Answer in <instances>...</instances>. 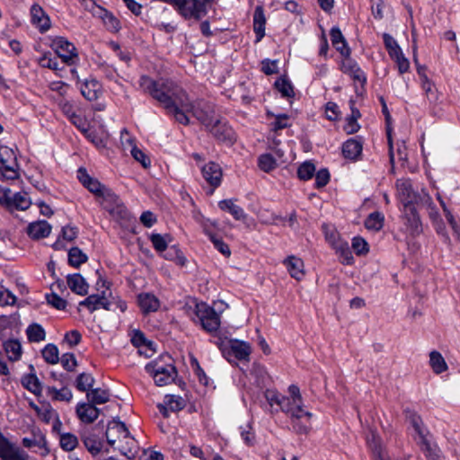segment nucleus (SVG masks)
<instances>
[{
  "label": "nucleus",
  "mask_w": 460,
  "mask_h": 460,
  "mask_svg": "<svg viewBox=\"0 0 460 460\" xmlns=\"http://www.w3.org/2000/svg\"><path fill=\"white\" fill-rule=\"evenodd\" d=\"M288 392L289 396H283L276 390L267 389L264 397L271 408L279 406L290 418L292 428L296 433L306 434L311 428L313 415L305 409L298 386L290 385Z\"/></svg>",
  "instance_id": "obj_1"
},
{
  "label": "nucleus",
  "mask_w": 460,
  "mask_h": 460,
  "mask_svg": "<svg viewBox=\"0 0 460 460\" xmlns=\"http://www.w3.org/2000/svg\"><path fill=\"white\" fill-rule=\"evenodd\" d=\"M192 114L206 128L215 123V106L206 101H199L195 105L191 104L185 92L176 91L174 88V119L187 125L190 122V114Z\"/></svg>",
  "instance_id": "obj_2"
},
{
  "label": "nucleus",
  "mask_w": 460,
  "mask_h": 460,
  "mask_svg": "<svg viewBox=\"0 0 460 460\" xmlns=\"http://www.w3.org/2000/svg\"><path fill=\"white\" fill-rule=\"evenodd\" d=\"M106 438L111 447L128 458L134 457L138 450L137 440L130 435L126 425L119 420L109 422Z\"/></svg>",
  "instance_id": "obj_3"
},
{
  "label": "nucleus",
  "mask_w": 460,
  "mask_h": 460,
  "mask_svg": "<svg viewBox=\"0 0 460 460\" xmlns=\"http://www.w3.org/2000/svg\"><path fill=\"white\" fill-rule=\"evenodd\" d=\"M407 420L412 426L415 436L414 438L421 447L428 460H442L440 450L431 440V436L423 426L422 420L414 412H407Z\"/></svg>",
  "instance_id": "obj_4"
},
{
  "label": "nucleus",
  "mask_w": 460,
  "mask_h": 460,
  "mask_svg": "<svg viewBox=\"0 0 460 460\" xmlns=\"http://www.w3.org/2000/svg\"><path fill=\"white\" fill-rule=\"evenodd\" d=\"M142 85L146 86L152 96L169 112L172 111V83L170 81L158 80L153 82L147 77H143Z\"/></svg>",
  "instance_id": "obj_5"
},
{
  "label": "nucleus",
  "mask_w": 460,
  "mask_h": 460,
  "mask_svg": "<svg viewBox=\"0 0 460 460\" xmlns=\"http://www.w3.org/2000/svg\"><path fill=\"white\" fill-rule=\"evenodd\" d=\"M0 173L6 180H15L19 177V165L14 151L0 145Z\"/></svg>",
  "instance_id": "obj_6"
},
{
  "label": "nucleus",
  "mask_w": 460,
  "mask_h": 460,
  "mask_svg": "<svg viewBox=\"0 0 460 460\" xmlns=\"http://www.w3.org/2000/svg\"><path fill=\"white\" fill-rule=\"evenodd\" d=\"M0 204L10 210L23 211L31 207V201L25 192L13 194L10 189L0 186Z\"/></svg>",
  "instance_id": "obj_7"
},
{
  "label": "nucleus",
  "mask_w": 460,
  "mask_h": 460,
  "mask_svg": "<svg viewBox=\"0 0 460 460\" xmlns=\"http://www.w3.org/2000/svg\"><path fill=\"white\" fill-rule=\"evenodd\" d=\"M212 0H174L179 12L186 18L200 19L207 13V5Z\"/></svg>",
  "instance_id": "obj_8"
},
{
  "label": "nucleus",
  "mask_w": 460,
  "mask_h": 460,
  "mask_svg": "<svg viewBox=\"0 0 460 460\" xmlns=\"http://www.w3.org/2000/svg\"><path fill=\"white\" fill-rule=\"evenodd\" d=\"M51 48L66 65H74L78 60L75 47L63 37L54 39Z\"/></svg>",
  "instance_id": "obj_9"
},
{
  "label": "nucleus",
  "mask_w": 460,
  "mask_h": 460,
  "mask_svg": "<svg viewBox=\"0 0 460 460\" xmlns=\"http://www.w3.org/2000/svg\"><path fill=\"white\" fill-rule=\"evenodd\" d=\"M197 316L199 317L204 330L208 332H215L220 326L219 314L206 304L197 306Z\"/></svg>",
  "instance_id": "obj_10"
},
{
  "label": "nucleus",
  "mask_w": 460,
  "mask_h": 460,
  "mask_svg": "<svg viewBox=\"0 0 460 460\" xmlns=\"http://www.w3.org/2000/svg\"><path fill=\"white\" fill-rule=\"evenodd\" d=\"M146 370L153 376L158 386L167 385L172 382V365L164 367L158 360H155L146 366Z\"/></svg>",
  "instance_id": "obj_11"
},
{
  "label": "nucleus",
  "mask_w": 460,
  "mask_h": 460,
  "mask_svg": "<svg viewBox=\"0 0 460 460\" xmlns=\"http://www.w3.org/2000/svg\"><path fill=\"white\" fill-rule=\"evenodd\" d=\"M212 136L221 143L231 146L235 141V133L234 129L224 119H216L209 128H207Z\"/></svg>",
  "instance_id": "obj_12"
},
{
  "label": "nucleus",
  "mask_w": 460,
  "mask_h": 460,
  "mask_svg": "<svg viewBox=\"0 0 460 460\" xmlns=\"http://www.w3.org/2000/svg\"><path fill=\"white\" fill-rule=\"evenodd\" d=\"M396 189L397 196L403 207L418 204L420 197H422V193L418 194L413 190L411 182L409 180H397Z\"/></svg>",
  "instance_id": "obj_13"
},
{
  "label": "nucleus",
  "mask_w": 460,
  "mask_h": 460,
  "mask_svg": "<svg viewBox=\"0 0 460 460\" xmlns=\"http://www.w3.org/2000/svg\"><path fill=\"white\" fill-rule=\"evenodd\" d=\"M97 200L111 214H122L125 210L119 198L109 188L104 190Z\"/></svg>",
  "instance_id": "obj_14"
},
{
  "label": "nucleus",
  "mask_w": 460,
  "mask_h": 460,
  "mask_svg": "<svg viewBox=\"0 0 460 460\" xmlns=\"http://www.w3.org/2000/svg\"><path fill=\"white\" fill-rule=\"evenodd\" d=\"M0 455L4 460H29V456L23 450L11 444L1 433Z\"/></svg>",
  "instance_id": "obj_15"
},
{
  "label": "nucleus",
  "mask_w": 460,
  "mask_h": 460,
  "mask_svg": "<svg viewBox=\"0 0 460 460\" xmlns=\"http://www.w3.org/2000/svg\"><path fill=\"white\" fill-rule=\"evenodd\" d=\"M402 213L404 224L406 225L411 234H420L422 231V226L414 205L403 207Z\"/></svg>",
  "instance_id": "obj_16"
},
{
  "label": "nucleus",
  "mask_w": 460,
  "mask_h": 460,
  "mask_svg": "<svg viewBox=\"0 0 460 460\" xmlns=\"http://www.w3.org/2000/svg\"><path fill=\"white\" fill-rule=\"evenodd\" d=\"M77 178L80 182L96 197L97 199L107 189V187L102 185L97 179L91 177L84 168H80L77 171Z\"/></svg>",
  "instance_id": "obj_17"
},
{
  "label": "nucleus",
  "mask_w": 460,
  "mask_h": 460,
  "mask_svg": "<svg viewBox=\"0 0 460 460\" xmlns=\"http://www.w3.org/2000/svg\"><path fill=\"white\" fill-rule=\"evenodd\" d=\"M131 341L137 348L138 353L145 358H151L156 351L154 343L147 340L140 331L134 332Z\"/></svg>",
  "instance_id": "obj_18"
},
{
  "label": "nucleus",
  "mask_w": 460,
  "mask_h": 460,
  "mask_svg": "<svg viewBox=\"0 0 460 460\" xmlns=\"http://www.w3.org/2000/svg\"><path fill=\"white\" fill-rule=\"evenodd\" d=\"M76 415L82 422L90 424L98 419L100 410L90 402H79L76 406Z\"/></svg>",
  "instance_id": "obj_19"
},
{
  "label": "nucleus",
  "mask_w": 460,
  "mask_h": 460,
  "mask_svg": "<svg viewBox=\"0 0 460 460\" xmlns=\"http://www.w3.org/2000/svg\"><path fill=\"white\" fill-rule=\"evenodd\" d=\"M202 175L204 179L214 188L221 183L222 172L220 166L213 162L205 164L202 167Z\"/></svg>",
  "instance_id": "obj_20"
},
{
  "label": "nucleus",
  "mask_w": 460,
  "mask_h": 460,
  "mask_svg": "<svg viewBox=\"0 0 460 460\" xmlns=\"http://www.w3.org/2000/svg\"><path fill=\"white\" fill-rule=\"evenodd\" d=\"M341 69L343 73L349 75L354 80L361 83H365L367 80L364 72L349 56L344 58L341 64Z\"/></svg>",
  "instance_id": "obj_21"
},
{
  "label": "nucleus",
  "mask_w": 460,
  "mask_h": 460,
  "mask_svg": "<svg viewBox=\"0 0 460 460\" xmlns=\"http://www.w3.org/2000/svg\"><path fill=\"white\" fill-rule=\"evenodd\" d=\"M32 23L42 32L50 28V20L44 10L39 4H33L31 8Z\"/></svg>",
  "instance_id": "obj_22"
},
{
  "label": "nucleus",
  "mask_w": 460,
  "mask_h": 460,
  "mask_svg": "<svg viewBox=\"0 0 460 460\" xmlns=\"http://www.w3.org/2000/svg\"><path fill=\"white\" fill-rule=\"evenodd\" d=\"M172 403V395H165L164 403H158L157 408L159 413L162 415L163 420L159 422L158 426L162 432L167 433L170 429L169 417L172 411L171 404Z\"/></svg>",
  "instance_id": "obj_23"
},
{
  "label": "nucleus",
  "mask_w": 460,
  "mask_h": 460,
  "mask_svg": "<svg viewBox=\"0 0 460 460\" xmlns=\"http://www.w3.org/2000/svg\"><path fill=\"white\" fill-rule=\"evenodd\" d=\"M80 92L85 99L94 101L102 93V85L95 79H87L81 84Z\"/></svg>",
  "instance_id": "obj_24"
},
{
  "label": "nucleus",
  "mask_w": 460,
  "mask_h": 460,
  "mask_svg": "<svg viewBox=\"0 0 460 460\" xmlns=\"http://www.w3.org/2000/svg\"><path fill=\"white\" fill-rule=\"evenodd\" d=\"M51 226L45 220L31 223L27 227L28 234L33 239H40L49 236Z\"/></svg>",
  "instance_id": "obj_25"
},
{
  "label": "nucleus",
  "mask_w": 460,
  "mask_h": 460,
  "mask_svg": "<svg viewBox=\"0 0 460 460\" xmlns=\"http://www.w3.org/2000/svg\"><path fill=\"white\" fill-rule=\"evenodd\" d=\"M284 263L292 278L300 280L305 276L304 262L300 258L289 256Z\"/></svg>",
  "instance_id": "obj_26"
},
{
  "label": "nucleus",
  "mask_w": 460,
  "mask_h": 460,
  "mask_svg": "<svg viewBox=\"0 0 460 460\" xmlns=\"http://www.w3.org/2000/svg\"><path fill=\"white\" fill-rule=\"evenodd\" d=\"M67 286L75 294L84 296L88 292V284L80 274H71L66 278Z\"/></svg>",
  "instance_id": "obj_27"
},
{
  "label": "nucleus",
  "mask_w": 460,
  "mask_h": 460,
  "mask_svg": "<svg viewBox=\"0 0 460 460\" xmlns=\"http://www.w3.org/2000/svg\"><path fill=\"white\" fill-rule=\"evenodd\" d=\"M266 17L261 5L256 6L253 13V31L257 36V40H261L265 35Z\"/></svg>",
  "instance_id": "obj_28"
},
{
  "label": "nucleus",
  "mask_w": 460,
  "mask_h": 460,
  "mask_svg": "<svg viewBox=\"0 0 460 460\" xmlns=\"http://www.w3.org/2000/svg\"><path fill=\"white\" fill-rule=\"evenodd\" d=\"M80 305L86 306L91 312L98 310L100 308H104L106 310H111V304L108 302L104 296L98 295H91L84 301L80 302Z\"/></svg>",
  "instance_id": "obj_29"
},
{
  "label": "nucleus",
  "mask_w": 460,
  "mask_h": 460,
  "mask_svg": "<svg viewBox=\"0 0 460 460\" xmlns=\"http://www.w3.org/2000/svg\"><path fill=\"white\" fill-rule=\"evenodd\" d=\"M194 220L202 227L203 232L208 238H211V235H216L215 230L218 229V223L215 220H210L206 218L200 212L194 211L193 212Z\"/></svg>",
  "instance_id": "obj_30"
},
{
  "label": "nucleus",
  "mask_w": 460,
  "mask_h": 460,
  "mask_svg": "<svg viewBox=\"0 0 460 460\" xmlns=\"http://www.w3.org/2000/svg\"><path fill=\"white\" fill-rule=\"evenodd\" d=\"M342 153L346 158L356 160L362 153V143L356 138H349L343 144Z\"/></svg>",
  "instance_id": "obj_31"
},
{
  "label": "nucleus",
  "mask_w": 460,
  "mask_h": 460,
  "mask_svg": "<svg viewBox=\"0 0 460 460\" xmlns=\"http://www.w3.org/2000/svg\"><path fill=\"white\" fill-rule=\"evenodd\" d=\"M138 305L144 314L155 312L159 306V300L152 294H140L137 298Z\"/></svg>",
  "instance_id": "obj_32"
},
{
  "label": "nucleus",
  "mask_w": 460,
  "mask_h": 460,
  "mask_svg": "<svg viewBox=\"0 0 460 460\" xmlns=\"http://www.w3.org/2000/svg\"><path fill=\"white\" fill-rule=\"evenodd\" d=\"M230 349L239 360H246L251 354V347L247 342L237 340L230 341Z\"/></svg>",
  "instance_id": "obj_33"
},
{
  "label": "nucleus",
  "mask_w": 460,
  "mask_h": 460,
  "mask_svg": "<svg viewBox=\"0 0 460 460\" xmlns=\"http://www.w3.org/2000/svg\"><path fill=\"white\" fill-rule=\"evenodd\" d=\"M31 406L37 412L39 418L46 423H50L55 416L58 415V412L49 403H41L40 405H36L35 403L31 402Z\"/></svg>",
  "instance_id": "obj_34"
},
{
  "label": "nucleus",
  "mask_w": 460,
  "mask_h": 460,
  "mask_svg": "<svg viewBox=\"0 0 460 460\" xmlns=\"http://www.w3.org/2000/svg\"><path fill=\"white\" fill-rule=\"evenodd\" d=\"M82 440L86 449L93 455L97 456L102 447V440L95 434H84Z\"/></svg>",
  "instance_id": "obj_35"
},
{
  "label": "nucleus",
  "mask_w": 460,
  "mask_h": 460,
  "mask_svg": "<svg viewBox=\"0 0 460 460\" xmlns=\"http://www.w3.org/2000/svg\"><path fill=\"white\" fill-rule=\"evenodd\" d=\"M218 206L222 210L228 211L236 220H244L246 218L243 209L231 199L222 200Z\"/></svg>",
  "instance_id": "obj_36"
},
{
  "label": "nucleus",
  "mask_w": 460,
  "mask_h": 460,
  "mask_svg": "<svg viewBox=\"0 0 460 460\" xmlns=\"http://www.w3.org/2000/svg\"><path fill=\"white\" fill-rule=\"evenodd\" d=\"M86 398L94 406L103 404L110 401V393L105 389L95 388L87 392Z\"/></svg>",
  "instance_id": "obj_37"
},
{
  "label": "nucleus",
  "mask_w": 460,
  "mask_h": 460,
  "mask_svg": "<svg viewBox=\"0 0 460 460\" xmlns=\"http://www.w3.org/2000/svg\"><path fill=\"white\" fill-rule=\"evenodd\" d=\"M39 65L42 67L49 68L56 72L58 75H61L63 67L59 66V64L56 58H53L51 53H44L38 60Z\"/></svg>",
  "instance_id": "obj_38"
},
{
  "label": "nucleus",
  "mask_w": 460,
  "mask_h": 460,
  "mask_svg": "<svg viewBox=\"0 0 460 460\" xmlns=\"http://www.w3.org/2000/svg\"><path fill=\"white\" fill-rule=\"evenodd\" d=\"M4 351L11 361H16L21 358L22 346L18 341L11 340L4 344Z\"/></svg>",
  "instance_id": "obj_39"
},
{
  "label": "nucleus",
  "mask_w": 460,
  "mask_h": 460,
  "mask_svg": "<svg viewBox=\"0 0 460 460\" xmlns=\"http://www.w3.org/2000/svg\"><path fill=\"white\" fill-rule=\"evenodd\" d=\"M22 385L34 394H40L41 392V385L39 378L34 373L25 375L22 378Z\"/></svg>",
  "instance_id": "obj_40"
},
{
  "label": "nucleus",
  "mask_w": 460,
  "mask_h": 460,
  "mask_svg": "<svg viewBox=\"0 0 460 460\" xmlns=\"http://www.w3.org/2000/svg\"><path fill=\"white\" fill-rule=\"evenodd\" d=\"M429 365L436 374H441L447 369V365L438 351H431L429 354Z\"/></svg>",
  "instance_id": "obj_41"
},
{
  "label": "nucleus",
  "mask_w": 460,
  "mask_h": 460,
  "mask_svg": "<svg viewBox=\"0 0 460 460\" xmlns=\"http://www.w3.org/2000/svg\"><path fill=\"white\" fill-rule=\"evenodd\" d=\"M87 255L78 247H73L68 252V262L71 266L78 268L87 261Z\"/></svg>",
  "instance_id": "obj_42"
},
{
  "label": "nucleus",
  "mask_w": 460,
  "mask_h": 460,
  "mask_svg": "<svg viewBox=\"0 0 460 460\" xmlns=\"http://www.w3.org/2000/svg\"><path fill=\"white\" fill-rule=\"evenodd\" d=\"M384 216L380 212L371 213L365 221V226L368 230L379 231L384 226Z\"/></svg>",
  "instance_id": "obj_43"
},
{
  "label": "nucleus",
  "mask_w": 460,
  "mask_h": 460,
  "mask_svg": "<svg viewBox=\"0 0 460 460\" xmlns=\"http://www.w3.org/2000/svg\"><path fill=\"white\" fill-rule=\"evenodd\" d=\"M27 336L30 341L40 342L46 339V333L41 325L38 323L31 324L27 328Z\"/></svg>",
  "instance_id": "obj_44"
},
{
  "label": "nucleus",
  "mask_w": 460,
  "mask_h": 460,
  "mask_svg": "<svg viewBox=\"0 0 460 460\" xmlns=\"http://www.w3.org/2000/svg\"><path fill=\"white\" fill-rule=\"evenodd\" d=\"M22 444L26 447H37L40 449V455L46 456L49 453V449L46 447V439L43 436L34 437L33 438H24Z\"/></svg>",
  "instance_id": "obj_45"
},
{
  "label": "nucleus",
  "mask_w": 460,
  "mask_h": 460,
  "mask_svg": "<svg viewBox=\"0 0 460 460\" xmlns=\"http://www.w3.org/2000/svg\"><path fill=\"white\" fill-rule=\"evenodd\" d=\"M49 395L57 401L69 402L73 398V393L67 387L57 389L55 387H49L48 390Z\"/></svg>",
  "instance_id": "obj_46"
},
{
  "label": "nucleus",
  "mask_w": 460,
  "mask_h": 460,
  "mask_svg": "<svg viewBox=\"0 0 460 460\" xmlns=\"http://www.w3.org/2000/svg\"><path fill=\"white\" fill-rule=\"evenodd\" d=\"M59 444L64 450L72 451L77 447L78 439L72 433H62L59 435Z\"/></svg>",
  "instance_id": "obj_47"
},
{
  "label": "nucleus",
  "mask_w": 460,
  "mask_h": 460,
  "mask_svg": "<svg viewBox=\"0 0 460 460\" xmlns=\"http://www.w3.org/2000/svg\"><path fill=\"white\" fill-rule=\"evenodd\" d=\"M41 353L45 361L49 364H57L59 360L58 349L54 344L49 343L46 345L42 349Z\"/></svg>",
  "instance_id": "obj_48"
},
{
  "label": "nucleus",
  "mask_w": 460,
  "mask_h": 460,
  "mask_svg": "<svg viewBox=\"0 0 460 460\" xmlns=\"http://www.w3.org/2000/svg\"><path fill=\"white\" fill-rule=\"evenodd\" d=\"M423 206L427 207V208L429 210V217L435 222L439 220V214L437 210L436 206L434 205L431 197L426 193L422 192V197H420V202Z\"/></svg>",
  "instance_id": "obj_49"
},
{
  "label": "nucleus",
  "mask_w": 460,
  "mask_h": 460,
  "mask_svg": "<svg viewBox=\"0 0 460 460\" xmlns=\"http://www.w3.org/2000/svg\"><path fill=\"white\" fill-rule=\"evenodd\" d=\"M94 384V378L92 375L82 373L77 376L76 388L82 392H88Z\"/></svg>",
  "instance_id": "obj_50"
},
{
  "label": "nucleus",
  "mask_w": 460,
  "mask_h": 460,
  "mask_svg": "<svg viewBox=\"0 0 460 460\" xmlns=\"http://www.w3.org/2000/svg\"><path fill=\"white\" fill-rule=\"evenodd\" d=\"M315 172V166L311 162L303 163L297 169V176L300 180L307 181L311 179Z\"/></svg>",
  "instance_id": "obj_51"
},
{
  "label": "nucleus",
  "mask_w": 460,
  "mask_h": 460,
  "mask_svg": "<svg viewBox=\"0 0 460 460\" xmlns=\"http://www.w3.org/2000/svg\"><path fill=\"white\" fill-rule=\"evenodd\" d=\"M275 87L282 94L283 97H292L294 89L291 83L286 78H279L275 82Z\"/></svg>",
  "instance_id": "obj_52"
},
{
  "label": "nucleus",
  "mask_w": 460,
  "mask_h": 460,
  "mask_svg": "<svg viewBox=\"0 0 460 460\" xmlns=\"http://www.w3.org/2000/svg\"><path fill=\"white\" fill-rule=\"evenodd\" d=\"M258 164L259 167L266 172H270L277 166L276 160L270 154L261 155L259 157Z\"/></svg>",
  "instance_id": "obj_53"
},
{
  "label": "nucleus",
  "mask_w": 460,
  "mask_h": 460,
  "mask_svg": "<svg viewBox=\"0 0 460 460\" xmlns=\"http://www.w3.org/2000/svg\"><path fill=\"white\" fill-rule=\"evenodd\" d=\"M209 240L213 243L214 247L225 257H229L231 255V250L228 244H226L221 237L217 236V234L211 235Z\"/></svg>",
  "instance_id": "obj_54"
},
{
  "label": "nucleus",
  "mask_w": 460,
  "mask_h": 460,
  "mask_svg": "<svg viewBox=\"0 0 460 460\" xmlns=\"http://www.w3.org/2000/svg\"><path fill=\"white\" fill-rule=\"evenodd\" d=\"M120 143L124 151H131L137 146L135 137L125 128L120 132Z\"/></svg>",
  "instance_id": "obj_55"
},
{
  "label": "nucleus",
  "mask_w": 460,
  "mask_h": 460,
  "mask_svg": "<svg viewBox=\"0 0 460 460\" xmlns=\"http://www.w3.org/2000/svg\"><path fill=\"white\" fill-rule=\"evenodd\" d=\"M272 130L275 132L290 127L289 117L287 114H279L275 116V120L271 123Z\"/></svg>",
  "instance_id": "obj_56"
},
{
  "label": "nucleus",
  "mask_w": 460,
  "mask_h": 460,
  "mask_svg": "<svg viewBox=\"0 0 460 460\" xmlns=\"http://www.w3.org/2000/svg\"><path fill=\"white\" fill-rule=\"evenodd\" d=\"M150 240L152 242V244L154 248L159 252H162L166 250L168 241L165 239L164 236H163L160 234H152L150 236Z\"/></svg>",
  "instance_id": "obj_57"
},
{
  "label": "nucleus",
  "mask_w": 460,
  "mask_h": 460,
  "mask_svg": "<svg viewBox=\"0 0 460 460\" xmlns=\"http://www.w3.org/2000/svg\"><path fill=\"white\" fill-rule=\"evenodd\" d=\"M15 301V296L0 285V306L14 305Z\"/></svg>",
  "instance_id": "obj_58"
},
{
  "label": "nucleus",
  "mask_w": 460,
  "mask_h": 460,
  "mask_svg": "<svg viewBox=\"0 0 460 460\" xmlns=\"http://www.w3.org/2000/svg\"><path fill=\"white\" fill-rule=\"evenodd\" d=\"M352 248L358 255L367 252V243L361 237H354L352 239Z\"/></svg>",
  "instance_id": "obj_59"
},
{
  "label": "nucleus",
  "mask_w": 460,
  "mask_h": 460,
  "mask_svg": "<svg viewBox=\"0 0 460 460\" xmlns=\"http://www.w3.org/2000/svg\"><path fill=\"white\" fill-rule=\"evenodd\" d=\"M330 181V173L327 169H321L315 174V187L320 189L327 185Z\"/></svg>",
  "instance_id": "obj_60"
},
{
  "label": "nucleus",
  "mask_w": 460,
  "mask_h": 460,
  "mask_svg": "<svg viewBox=\"0 0 460 460\" xmlns=\"http://www.w3.org/2000/svg\"><path fill=\"white\" fill-rule=\"evenodd\" d=\"M129 153L136 161L139 162L143 165V167L147 168L150 165L149 158L143 153L142 150L138 149L137 146L133 147Z\"/></svg>",
  "instance_id": "obj_61"
},
{
  "label": "nucleus",
  "mask_w": 460,
  "mask_h": 460,
  "mask_svg": "<svg viewBox=\"0 0 460 460\" xmlns=\"http://www.w3.org/2000/svg\"><path fill=\"white\" fill-rule=\"evenodd\" d=\"M49 305L58 310H63L66 306V301L58 296L57 294H50L46 296Z\"/></svg>",
  "instance_id": "obj_62"
},
{
  "label": "nucleus",
  "mask_w": 460,
  "mask_h": 460,
  "mask_svg": "<svg viewBox=\"0 0 460 460\" xmlns=\"http://www.w3.org/2000/svg\"><path fill=\"white\" fill-rule=\"evenodd\" d=\"M58 106L62 112L69 119L73 117L75 114V107L73 103L66 100V99H61L58 102Z\"/></svg>",
  "instance_id": "obj_63"
},
{
  "label": "nucleus",
  "mask_w": 460,
  "mask_h": 460,
  "mask_svg": "<svg viewBox=\"0 0 460 460\" xmlns=\"http://www.w3.org/2000/svg\"><path fill=\"white\" fill-rule=\"evenodd\" d=\"M61 364L65 369L68 371H73L76 367V360L72 353H66L61 357Z\"/></svg>",
  "instance_id": "obj_64"
}]
</instances>
